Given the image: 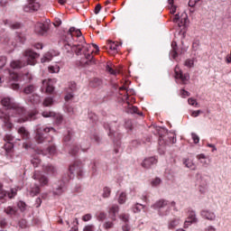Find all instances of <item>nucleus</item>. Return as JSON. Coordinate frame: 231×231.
I'll return each mask as SVG.
<instances>
[{"mask_svg": "<svg viewBox=\"0 0 231 231\" xmlns=\"http://www.w3.org/2000/svg\"><path fill=\"white\" fill-rule=\"evenodd\" d=\"M6 66V57L1 56L0 57V69H3Z\"/></svg>", "mask_w": 231, "mask_h": 231, "instance_id": "44", "label": "nucleus"}, {"mask_svg": "<svg viewBox=\"0 0 231 231\" xmlns=\"http://www.w3.org/2000/svg\"><path fill=\"white\" fill-rule=\"evenodd\" d=\"M197 160L199 161V163H201L203 167H208L209 162H207V155H205V153L198 154Z\"/></svg>", "mask_w": 231, "mask_h": 231, "instance_id": "17", "label": "nucleus"}, {"mask_svg": "<svg viewBox=\"0 0 231 231\" xmlns=\"http://www.w3.org/2000/svg\"><path fill=\"white\" fill-rule=\"evenodd\" d=\"M184 66H186V68H194V60H186L184 62Z\"/></svg>", "mask_w": 231, "mask_h": 231, "instance_id": "40", "label": "nucleus"}, {"mask_svg": "<svg viewBox=\"0 0 231 231\" xmlns=\"http://www.w3.org/2000/svg\"><path fill=\"white\" fill-rule=\"evenodd\" d=\"M188 104L193 106V107H199V103L195 98L189 97L188 99Z\"/></svg>", "mask_w": 231, "mask_h": 231, "instance_id": "37", "label": "nucleus"}, {"mask_svg": "<svg viewBox=\"0 0 231 231\" xmlns=\"http://www.w3.org/2000/svg\"><path fill=\"white\" fill-rule=\"evenodd\" d=\"M43 170L46 171V172H49V174H57V168L51 164H44Z\"/></svg>", "mask_w": 231, "mask_h": 231, "instance_id": "21", "label": "nucleus"}, {"mask_svg": "<svg viewBox=\"0 0 231 231\" xmlns=\"http://www.w3.org/2000/svg\"><path fill=\"white\" fill-rule=\"evenodd\" d=\"M50 73H59L60 71V67L59 65H51L49 66Z\"/></svg>", "mask_w": 231, "mask_h": 231, "instance_id": "32", "label": "nucleus"}, {"mask_svg": "<svg viewBox=\"0 0 231 231\" xmlns=\"http://www.w3.org/2000/svg\"><path fill=\"white\" fill-rule=\"evenodd\" d=\"M111 196V188L109 187H104L103 188V193H102V198L107 199Z\"/></svg>", "mask_w": 231, "mask_h": 231, "instance_id": "28", "label": "nucleus"}, {"mask_svg": "<svg viewBox=\"0 0 231 231\" xmlns=\"http://www.w3.org/2000/svg\"><path fill=\"white\" fill-rule=\"evenodd\" d=\"M28 120H35V113L29 114L28 117H26L25 119H14V122L23 124V122H28Z\"/></svg>", "mask_w": 231, "mask_h": 231, "instance_id": "25", "label": "nucleus"}, {"mask_svg": "<svg viewBox=\"0 0 231 231\" xmlns=\"http://www.w3.org/2000/svg\"><path fill=\"white\" fill-rule=\"evenodd\" d=\"M37 88L33 85H28L24 88L23 92L25 95H32V93H34Z\"/></svg>", "mask_w": 231, "mask_h": 231, "instance_id": "26", "label": "nucleus"}, {"mask_svg": "<svg viewBox=\"0 0 231 231\" xmlns=\"http://www.w3.org/2000/svg\"><path fill=\"white\" fill-rule=\"evenodd\" d=\"M5 73L9 77L10 85H11L12 89H19V84L12 83V80L14 82H17V80L19 79V75H17V73H15V72H12L10 70H5Z\"/></svg>", "mask_w": 231, "mask_h": 231, "instance_id": "8", "label": "nucleus"}, {"mask_svg": "<svg viewBox=\"0 0 231 231\" xmlns=\"http://www.w3.org/2000/svg\"><path fill=\"white\" fill-rule=\"evenodd\" d=\"M103 228H105V230H111V228H115V220H106L103 223Z\"/></svg>", "mask_w": 231, "mask_h": 231, "instance_id": "23", "label": "nucleus"}, {"mask_svg": "<svg viewBox=\"0 0 231 231\" xmlns=\"http://www.w3.org/2000/svg\"><path fill=\"white\" fill-rule=\"evenodd\" d=\"M39 192H41V188H39V185H37L36 182H34L33 186L31 187V189H29V194L30 196H37V194H39Z\"/></svg>", "mask_w": 231, "mask_h": 231, "instance_id": "18", "label": "nucleus"}, {"mask_svg": "<svg viewBox=\"0 0 231 231\" xmlns=\"http://www.w3.org/2000/svg\"><path fill=\"white\" fill-rule=\"evenodd\" d=\"M63 192H64V186H60L56 188L54 190V194H56L57 196H60V194H62Z\"/></svg>", "mask_w": 231, "mask_h": 231, "instance_id": "41", "label": "nucleus"}, {"mask_svg": "<svg viewBox=\"0 0 231 231\" xmlns=\"http://www.w3.org/2000/svg\"><path fill=\"white\" fill-rule=\"evenodd\" d=\"M54 118L56 119V124H62V116L59 114H54Z\"/></svg>", "mask_w": 231, "mask_h": 231, "instance_id": "51", "label": "nucleus"}, {"mask_svg": "<svg viewBox=\"0 0 231 231\" xmlns=\"http://www.w3.org/2000/svg\"><path fill=\"white\" fill-rule=\"evenodd\" d=\"M199 1L201 0H189V6H190L191 8H194V6L197 5L198 3H199Z\"/></svg>", "mask_w": 231, "mask_h": 231, "instance_id": "53", "label": "nucleus"}, {"mask_svg": "<svg viewBox=\"0 0 231 231\" xmlns=\"http://www.w3.org/2000/svg\"><path fill=\"white\" fill-rule=\"evenodd\" d=\"M122 230L123 231H129V230H131V226H129L127 224H125L122 226Z\"/></svg>", "mask_w": 231, "mask_h": 231, "instance_id": "64", "label": "nucleus"}, {"mask_svg": "<svg viewBox=\"0 0 231 231\" xmlns=\"http://www.w3.org/2000/svg\"><path fill=\"white\" fill-rule=\"evenodd\" d=\"M180 218H173L168 222V228L169 230H174L178 225H180Z\"/></svg>", "mask_w": 231, "mask_h": 231, "instance_id": "19", "label": "nucleus"}, {"mask_svg": "<svg viewBox=\"0 0 231 231\" xmlns=\"http://www.w3.org/2000/svg\"><path fill=\"white\" fill-rule=\"evenodd\" d=\"M162 183V179L155 178L153 180H152V187H158Z\"/></svg>", "mask_w": 231, "mask_h": 231, "instance_id": "49", "label": "nucleus"}, {"mask_svg": "<svg viewBox=\"0 0 231 231\" xmlns=\"http://www.w3.org/2000/svg\"><path fill=\"white\" fill-rule=\"evenodd\" d=\"M48 25L42 23H38L35 25L34 32L37 33V35H46V33H48Z\"/></svg>", "mask_w": 231, "mask_h": 231, "instance_id": "12", "label": "nucleus"}, {"mask_svg": "<svg viewBox=\"0 0 231 231\" xmlns=\"http://www.w3.org/2000/svg\"><path fill=\"white\" fill-rule=\"evenodd\" d=\"M130 113H134V114H137V115H140V116L143 115L142 113H138V107H136V106H132L130 108Z\"/></svg>", "mask_w": 231, "mask_h": 231, "instance_id": "58", "label": "nucleus"}, {"mask_svg": "<svg viewBox=\"0 0 231 231\" xmlns=\"http://www.w3.org/2000/svg\"><path fill=\"white\" fill-rule=\"evenodd\" d=\"M5 140L10 143V142H14V136L7 134L5 135Z\"/></svg>", "mask_w": 231, "mask_h": 231, "instance_id": "63", "label": "nucleus"}, {"mask_svg": "<svg viewBox=\"0 0 231 231\" xmlns=\"http://www.w3.org/2000/svg\"><path fill=\"white\" fill-rule=\"evenodd\" d=\"M42 115L44 118H51L55 116V112L44 111Z\"/></svg>", "mask_w": 231, "mask_h": 231, "instance_id": "39", "label": "nucleus"}, {"mask_svg": "<svg viewBox=\"0 0 231 231\" xmlns=\"http://www.w3.org/2000/svg\"><path fill=\"white\" fill-rule=\"evenodd\" d=\"M91 217H92L91 214H87V215L83 216L82 220L83 221H91Z\"/></svg>", "mask_w": 231, "mask_h": 231, "instance_id": "61", "label": "nucleus"}, {"mask_svg": "<svg viewBox=\"0 0 231 231\" xmlns=\"http://www.w3.org/2000/svg\"><path fill=\"white\" fill-rule=\"evenodd\" d=\"M106 215L104 212L99 213L98 216H97V219L99 221H104V219H106Z\"/></svg>", "mask_w": 231, "mask_h": 231, "instance_id": "57", "label": "nucleus"}, {"mask_svg": "<svg viewBox=\"0 0 231 231\" xmlns=\"http://www.w3.org/2000/svg\"><path fill=\"white\" fill-rule=\"evenodd\" d=\"M204 231H217V228L212 225H209L204 228Z\"/></svg>", "mask_w": 231, "mask_h": 231, "instance_id": "54", "label": "nucleus"}, {"mask_svg": "<svg viewBox=\"0 0 231 231\" xmlns=\"http://www.w3.org/2000/svg\"><path fill=\"white\" fill-rule=\"evenodd\" d=\"M1 104L4 107H5V109H9V115L0 113V118L2 119L4 127H5L6 129H12V127H14L12 118L15 117L14 116V113H15L16 115H21V113L24 111V108L19 106V105L14 102V98L10 97H4L1 101Z\"/></svg>", "mask_w": 231, "mask_h": 231, "instance_id": "2", "label": "nucleus"}, {"mask_svg": "<svg viewBox=\"0 0 231 231\" xmlns=\"http://www.w3.org/2000/svg\"><path fill=\"white\" fill-rule=\"evenodd\" d=\"M32 178L35 181H38L40 187H44V185H48V177H46L41 171H35Z\"/></svg>", "mask_w": 231, "mask_h": 231, "instance_id": "6", "label": "nucleus"}, {"mask_svg": "<svg viewBox=\"0 0 231 231\" xmlns=\"http://www.w3.org/2000/svg\"><path fill=\"white\" fill-rule=\"evenodd\" d=\"M17 206L18 208H20L21 212H24V210H26V203H24L23 201H19Z\"/></svg>", "mask_w": 231, "mask_h": 231, "instance_id": "43", "label": "nucleus"}, {"mask_svg": "<svg viewBox=\"0 0 231 231\" xmlns=\"http://www.w3.org/2000/svg\"><path fill=\"white\" fill-rule=\"evenodd\" d=\"M7 196L10 199L15 198L17 196V188H12L9 192H7Z\"/></svg>", "mask_w": 231, "mask_h": 231, "instance_id": "33", "label": "nucleus"}, {"mask_svg": "<svg viewBox=\"0 0 231 231\" xmlns=\"http://www.w3.org/2000/svg\"><path fill=\"white\" fill-rule=\"evenodd\" d=\"M6 194L8 193L3 189V184L0 183V199H5Z\"/></svg>", "mask_w": 231, "mask_h": 231, "instance_id": "45", "label": "nucleus"}, {"mask_svg": "<svg viewBox=\"0 0 231 231\" xmlns=\"http://www.w3.org/2000/svg\"><path fill=\"white\" fill-rule=\"evenodd\" d=\"M95 228V226L93 225H88V226H86L83 229V231H93V229Z\"/></svg>", "mask_w": 231, "mask_h": 231, "instance_id": "60", "label": "nucleus"}, {"mask_svg": "<svg viewBox=\"0 0 231 231\" xmlns=\"http://www.w3.org/2000/svg\"><path fill=\"white\" fill-rule=\"evenodd\" d=\"M79 146H73L72 148H70L69 150V154H71L72 156H76V154L79 152Z\"/></svg>", "mask_w": 231, "mask_h": 231, "instance_id": "42", "label": "nucleus"}, {"mask_svg": "<svg viewBox=\"0 0 231 231\" xmlns=\"http://www.w3.org/2000/svg\"><path fill=\"white\" fill-rule=\"evenodd\" d=\"M51 131L55 132V128L53 127H38L36 129V135H35V140L38 142V143H42L44 142V138H46V135L48 133Z\"/></svg>", "mask_w": 231, "mask_h": 231, "instance_id": "4", "label": "nucleus"}, {"mask_svg": "<svg viewBox=\"0 0 231 231\" xmlns=\"http://www.w3.org/2000/svg\"><path fill=\"white\" fill-rule=\"evenodd\" d=\"M42 84H43V86H47V87H46V93H53V86H51V85L50 84V81L44 79V80L42 81Z\"/></svg>", "mask_w": 231, "mask_h": 231, "instance_id": "29", "label": "nucleus"}, {"mask_svg": "<svg viewBox=\"0 0 231 231\" xmlns=\"http://www.w3.org/2000/svg\"><path fill=\"white\" fill-rule=\"evenodd\" d=\"M71 98H73V93H68V94L65 96V100H66V102H69V100H71Z\"/></svg>", "mask_w": 231, "mask_h": 231, "instance_id": "62", "label": "nucleus"}, {"mask_svg": "<svg viewBox=\"0 0 231 231\" xmlns=\"http://www.w3.org/2000/svg\"><path fill=\"white\" fill-rule=\"evenodd\" d=\"M91 45L86 43L80 30L70 27L63 42V51L65 53H73L74 51L76 55H84L87 59L85 66H92V64H95V60L93 54H91L93 51H89Z\"/></svg>", "mask_w": 231, "mask_h": 231, "instance_id": "1", "label": "nucleus"}, {"mask_svg": "<svg viewBox=\"0 0 231 231\" xmlns=\"http://www.w3.org/2000/svg\"><path fill=\"white\" fill-rule=\"evenodd\" d=\"M175 73V79H180L182 84H187L189 80H190V76L188 73L183 74V71L181 69H180V66H176L174 69Z\"/></svg>", "mask_w": 231, "mask_h": 231, "instance_id": "5", "label": "nucleus"}, {"mask_svg": "<svg viewBox=\"0 0 231 231\" xmlns=\"http://www.w3.org/2000/svg\"><path fill=\"white\" fill-rule=\"evenodd\" d=\"M189 19V16L187 15V13H182L180 15V14H175L173 18V23H178L179 26H185L187 24V20Z\"/></svg>", "mask_w": 231, "mask_h": 231, "instance_id": "9", "label": "nucleus"}, {"mask_svg": "<svg viewBox=\"0 0 231 231\" xmlns=\"http://www.w3.org/2000/svg\"><path fill=\"white\" fill-rule=\"evenodd\" d=\"M64 111L68 113V115H75V110L69 105L64 106Z\"/></svg>", "mask_w": 231, "mask_h": 231, "instance_id": "36", "label": "nucleus"}, {"mask_svg": "<svg viewBox=\"0 0 231 231\" xmlns=\"http://www.w3.org/2000/svg\"><path fill=\"white\" fill-rule=\"evenodd\" d=\"M18 134H20L23 140H28V138H30V133L27 132L26 128L24 127H20L18 129Z\"/></svg>", "mask_w": 231, "mask_h": 231, "instance_id": "22", "label": "nucleus"}, {"mask_svg": "<svg viewBox=\"0 0 231 231\" xmlns=\"http://www.w3.org/2000/svg\"><path fill=\"white\" fill-rule=\"evenodd\" d=\"M201 113H203L202 110H193V111H191V116L193 118H198V116H199V115H201Z\"/></svg>", "mask_w": 231, "mask_h": 231, "instance_id": "48", "label": "nucleus"}, {"mask_svg": "<svg viewBox=\"0 0 231 231\" xmlns=\"http://www.w3.org/2000/svg\"><path fill=\"white\" fill-rule=\"evenodd\" d=\"M183 164L187 169H190V171H196L198 169V166H196V163H194V161L190 159H183Z\"/></svg>", "mask_w": 231, "mask_h": 231, "instance_id": "16", "label": "nucleus"}, {"mask_svg": "<svg viewBox=\"0 0 231 231\" xmlns=\"http://www.w3.org/2000/svg\"><path fill=\"white\" fill-rule=\"evenodd\" d=\"M106 69L108 73H110V75H116V73H118V70L113 69V68H111L109 65H106Z\"/></svg>", "mask_w": 231, "mask_h": 231, "instance_id": "46", "label": "nucleus"}, {"mask_svg": "<svg viewBox=\"0 0 231 231\" xmlns=\"http://www.w3.org/2000/svg\"><path fill=\"white\" fill-rule=\"evenodd\" d=\"M117 201L119 205H124L127 201V194L121 192L118 196Z\"/></svg>", "mask_w": 231, "mask_h": 231, "instance_id": "27", "label": "nucleus"}, {"mask_svg": "<svg viewBox=\"0 0 231 231\" xmlns=\"http://www.w3.org/2000/svg\"><path fill=\"white\" fill-rule=\"evenodd\" d=\"M119 210H120V208L116 204L113 205L109 208L108 213H109V216H111V218L113 219V221H116V215L118 214Z\"/></svg>", "mask_w": 231, "mask_h": 231, "instance_id": "14", "label": "nucleus"}, {"mask_svg": "<svg viewBox=\"0 0 231 231\" xmlns=\"http://www.w3.org/2000/svg\"><path fill=\"white\" fill-rule=\"evenodd\" d=\"M57 151V148H55V146H51V147H49L48 149H47V152H44V151H42L41 152V154H43V155H45V154H55V152Z\"/></svg>", "mask_w": 231, "mask_h": 231, "instance_id": "30", "label": "nucleus"}, {"mask_svg": "<svg viewBox=\"0 0 231 231\" xmlns=\"http://www.w3.org/2000/svg\"><path fill=\"white\" fill-rule=\"evenodd\" d=\"M29 100L32 102V104H39L41 97H39V96H33V99L31 98Z\"/></svg>", "mask_w": 231, "mask_h": 231, "instance_id": "52", "label": "nucleus"}, {"mask_svg": "<svg viewBox=\"0 0 231 231\" xmlns=\"http://www.w3.org/2000/svg\"><path fill=\"white\" fill-rule=\"evenodd\" d=\"M42 62H50V60H51V54L47 53L43 58H42Z\"/></svg>", "mask_w": 231, "mask_h": 231, "instance_id": "47", "label": "nucleus"}, {"mask_svg": "<svg viewBox=\"0 0 231 231\" xmlns=\"http://www.w3.org/2000/svg\"><path fill=\"white\" fill-rule=\"evenodd\" d=\"M107 45L109 50H111L112 51H118V48L120 46L116 42H112V41H108Z\"/></svg>", "mask_w": 231, "mask_h": 231, "instance_id": "24", "label": "nucleus"}, {"mask_svg": "<svg viewBox=\"0 0 231 231\" xmlns=\"http://www.w3.org/2000/svg\"><path fill=\"white\" fill-rule=\"evenodd\" d=\"M28 5L24 7V12H37L41 8V5L37 0H28Z\"/></svg>", "mask_w": 231, "mask_h": 231, "instance_id": "11", "label": "nucleus"}, {"mask_svg": "<svg viewBox=\"0 0 231 231\" xmlns=\"http://www.w3.org/2000/svg\"><path fill=\"white\" fill-rule=\"evenodd\" d=\"M70 174H78V176H82L84 174V166L80 162H75L69 167Z\"/></svg>", "mask_w": 231, "mask_h": 231, "instance_id": "7", "label": "nucleus"}, {"mask_svg": "<svg viewBox=\"0 0 231 231\" xmlns=\"http://www.w3.org/2000/svg\"><path fill=\"white\" fill-rule=\"evenodd\" d=\"M5 214H7V216H14V214H15L16 210H15V208L9 206L5 208Z\"/></svg>", "mask_w": 231, "mask_h": 231, "instance_id": "35", "label": "nucleus"}, {"mask_svg": "<svg viewBox=\"0 0 231 231\" xmlns=\"http://www.w3.org/2000/svg\"><path fill=\"white\" fill-rule=\"evenodd\" d=\"M200 216L207 221H216V213L210 209H203L200 211Z\"/></svg>", "mask_w": 231, "mask_h": 231, "instance_id": "10", "label": "nucleus"}, {"mask_svg": "<svg viewBox=\"0 0 231 231\" xmlns=\"http://www.w3.org/2000/svg\"><path fill=\"white\" fill-rule=\"evenodd\" d=\"M191 138L194 143H199V136L196 133H191Z\"/></svg>", "mask_w": 231, "mask_h": 231, "instance_id": "50", "label": "nucleus"}, {"mask_svg": "<svg viewBox=\"0 0 231 231\" xmlns=\"http://www.w3.org/2000/svg\"><path fill=\"white\" fill-rule=\"evenodd\" d=\"M52 104H53V98L51 97H47L43 101V106L45 107H50V106H51Z\"/></svg>", "mask_w": 231, "mask_h": 231, "instance_id": "38", "label": "nucleus"}, {"mask_svg": "<svg viewBox=\"0 0 231 231\" xmlns=\"http://www.w3.org/2000/svg\"><path fill=\"white\" fill-rule=\"evenodd\" d=\"M180 95L182 98H186V97H190V92L186 91L185 89L180 90Z\"/></svg>", "mask_w": 231, "mask_h": 231, "instance_id": "55", "label": "nucleus"}, {"mask_svg": "<svg viewBox=\"0 0 231 231\" xmlns=\"http://www.w3.org/2000/svg\"><path fill=\"white\" fill-rule=\"evenodd\" d=\"M120 219L124 221V223H127L129 221V215L123 214L120 216Z\"/></svg>", "mask_w": 231, "mask_h": 231, "instance_id": "56", "label": "nucleus"}, {"mask_svg": "<svg viewBox=\"0 0 231 231\" xmlns=\"http://www.w3.org/2000/svg\"><path fill=\"white\" fill-rule=\"evenodd\" d=\"M188 220L190 221L193 225L199 221L198 219V216L196 215V211L191 210V211L189 212Z\"/></svg>", "mask_w": 231, "mask_h": 231, "instance_id": "20", "label": "nucleus"}, {"mask_svg": "<svg viewBox=\"0 0 231 231\" xmlns=\"http://www.w3.org/2000/svg\"><path fill=\"white\" fill-rule=\"evenodd\" d=\"M23 57L26 60V63H22L21 60H12L10 63V67L13 68V69H21V68H24L26 65L30 66H35V59L39 57V54L32 51V50L25 51Z\"/></svg>", "mask_w": 231, "mask_h": 231, "instance_id": "3", "label": "nucleus"}, {"mask_svg": "<svg viewBox=\"0 0 231 231\" xmlns=\"http://www.w3.org/2000/svg\"><path fill=\"white\" fill-rule=\"evenodd\" d=\"M143 210V205L137 203L133 207V211L134 214H138V212H142Z\"/></svg>", "mask_w": 231, "mask_h": 231, "instance_id": "31", "label": "nucleus"}, {"mask_svg": "<svg viewBox=\"0 0 231 231\" xmlns=\"http://www.w3.org/2000/svg\"><path fill=\"white\" fill-rule=\"evenodd\" d=\"M165 207H169V200L159 199L153 204V208H165Z\"/></svg>", "mask_w": 231, "mask_h": 231, "instance_id": "15", "label": "nucleus"}, {"mask_svg": "<svg viewBox=\"0 0 231 231\" xmlns=\"http://www.w3.org/2000/svg\"><path fill=\"white\" fill-rule=\"evenodd\" d=\"M158 163V160L154 157H150L147 159H144L142 165L144 167V169H150V167H152V165H156Z\"/></svg>", "mask_w": 231, "mask_h": 231, "instance_id": "13", "label": "nucleus"}, {"mask_svg": "<svg viewBox=\"0 0 231 231\" xmlns=\"http://www.w3.org/2000/svg\"><path fill=\"white\" fill-rule=\"evenodd\" d=\"M31 162L33 165V167H39V164L41 163V158H39V155H35L32 159Z\"/></svg>", "mask_w": 231, "mask_h": 231, "instance_id": "34", "label": "nucleus"}, {"mask_svg": "<svg viewBox=\"0 0 231 231\" xmlns=\"http://www.w3.org/2000/svg\"><path fill=\"white\" fill-rule=\"evenodd\" d=\"M170 56L172 57L173 59H176V57H178V50H172L170 52Z\"/></svg>", "mask_w": 231, "mask_h": 231, "instance_id": "59", "label": "nucleus"}]
</instances>
